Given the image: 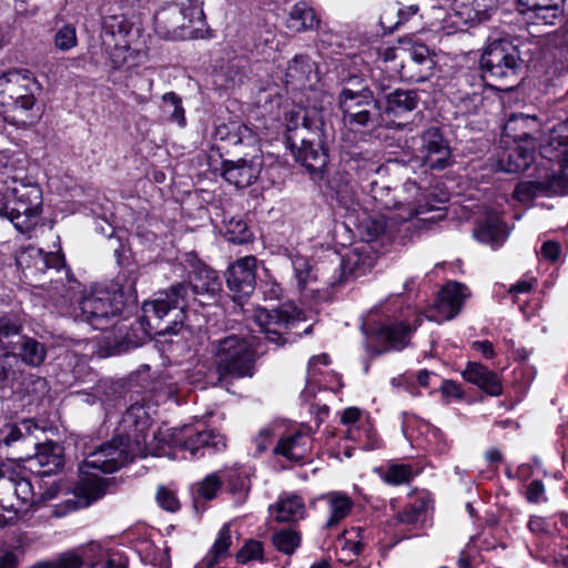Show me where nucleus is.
<instances>
[{"label": "nucleus", "instance_id": "nucleus-1", "mask_svg": "<svg viewBox=\"0 0 568 568\" xmlns=\"http://www.w3.org/2000/svg\"><path fill=\"white\" fill-rule=\"evenodd\" d=\"M150 426L151 419L144 406L133 404L122 415L115 436L87 455L80 466L84 476L77 486V495L84 498L87 505L103 497L109 484V479L91 474L89 469L111 474L134 458L152 454L148 444Z\"/></svg>", "mask_w": 568, "mask_h": 568}, {"label": "nucleus", "instance_id": "nucleus-2", "mask_svg": "<svg viewBox=\"0 0 568 568\" xmlns=\"http://www.w3.org/2000/svg\"><path fill=\"white\" fill-rule=\"evenodd\" d=\"M222 288L217 273L206 265H197L190 284L178 283L143 304V320L150 333L159 337L176 335L184 327L185 307L192 295L214 298Z\"/></svg>", "mask_w": 568, "mask_h": 568}, {"label": "nucleus", "instance_id": "nucleus-3", "mask_svg": "<svg viewBox=\"0 0 568 568\" xmlns=\"http://www.w3.org/2000/svg\"><path fill=\"white\" fill-rule=\"evenodd\" d=\"M371 315L379 316L372 332L386 351L405 348L424 320L423 314L406 304L399 294L388 296L372 310Z\"/></svg>", "mask_w": 568, "mask_h": 568}, {"label": "nucleus", "instance_id": "nucleus-4", "mask_svg": "<svg viewBox=\"0 0 568 568\" xmlns=\"http://www.w3.org/2000/svg\"><path fill=\"white\" fill-rule=\"evenodd\" d=\"M217 384L229 385L235 379L251 378L256 372V353L250 341L231 334L213 343Z\"/></svg>", "mask_w": 568, "mask_h": 568}, {"label": "nucleus", "instance_id": "nucleus-5", "mask_svg": "<svg viewBox=\"0 0 568 568\" xmlns=\"http://www.w3.org/2000/svg\"><path fill=\"white\" fill-rule=\"evenodd\" d=\"M9 189L8 194L0 190V216L8 219L19 232L28 233L42 213V190L38 183L24 179Z\"/></svg>", "mask_w": 568, "mask_h": 568}, {"label": "nucleus", "instance_id": "nucleus-6", "mask_svg": "<svg viewBox=\"0 0 568 568\" xmlns=\"http://www.w3.org/2000/svg\"><path fill=\"white\" fill-rule=\"evenodd\" d=\"M358 77H351L347 84L338 94V106L343 114L344 124L351 131L374 130L384 125L379 102L374 98L373 91L359 84Z\"/></svg>", "mask_w": 568, "mask_h": 568}, {"label": "nucleus", "instance_id": "nucleus-7", "mask_svg": "<svg viewBox=\"0 0 568 568\" xmlns=\"http://www.w3.org/2000/svg\"><path fill=\"white\" fill-rule=\"evenodd\" d=\"M480 68L486 77L508 90L515 87L525 69L519 47L508 39L490 42L480 57Z\"/></svg>", "mask_w": 568, "mask_h": 568}, {"label": "nucleus", "instance_id": "nucleus-8", "mask_svg": "<svg viewBox=\"0 0 568 568\" xmlns=\"http://www.w3.org/2000/svg\"><path fill=\"white\" fill-rule=\"evenodd\" d=\"M34 504V493L30 479L9 467L1 468L0 507L6 511L13 513L17 518H22Z\"/></svg>", "mask_w": 568, "mask_h": 568}, {"label": "nucleus", "instance_id": "nucleus-9", "mask_svg": "<svg viewBox=\"0 0 568 568\" xmlns=\"http://www.w3.org/2000/svg\"><path fill=\"white\" fill-rule=\"evenodd\" d=\"M124 306L122 294L106 288H95L84 295L79 316L95 329H104L108 322L120 315Z\"/></svg>", "mask_w": 568, "mask_h": 568}, {"label": "nucleus", "instance_id": "nucleus-10", "mask_svg": "<svg viewBox=\"0 0 568 568\" xmlns=\"http://www.w3.org/2000/svg\"><path fill=\"white\" fill-rule=\"evenodd\" d=\"M255 321L265 338L276 346L290 342V331L302 321L301 312L292 303H285L272 310L258 308Z\"/></svg>", "mask_w": 568, "mask_h": 568}, {"label": "nucleus", "instance_id": "nucleus-11", "mask_svg": "<svg viewBox=\"0 0 568 568\" xmlns=\"http://www.w3.org/2000/svg\"><path fill=\"white\" fill-rule=\"evenodd\" d=\"M34 78L27 70L12 69L0 75V104L11 106L14 112H28L33 109L36 98Z\"/></svg>", "mask_w": 568, "mask_h": 568}, {"label": "nucleus", "instance_id": "nucleus-12", "mask_svg": "<svg viewBox=\"0 0 568 568\" xmlns=\"http://www.w3.org/2000/svg\"><path fill=\"white\" fill-rule=\"evenodd\" d=\"M174 445L190 453L191 458H201L226 448L222 434L199 426H184L174 435Z\"/></svg>", "mask_w": 568, "mask_h": 568}, {"label": "nucleus", "instance_id": "nucleus-13", "mask_svg": "<svg viewBox=\"0 0 568 568\" xmlns=\"http://www.w3.org/2000/svg\"><path fill=\"white\" fill-rule=\"evenodd\" d=\"M403 190L408 194L403 199H399L397 195L390 196L389 190L384 199L382 195H378V192H382V190H373V196L381 203V207L389 212L394 211V214L388 220L395 223L408 221L425 212V209L418 204L422 196L419 186L413 181H407L404 183Z\"/></svg>", "mask_w": 568, "mask_h": 568}, {"label": "nucleus", "instance_id": "nucleus-14", "mask_svg": "<svg viewBox=\"0 0 568 568\" xmlns=\"http://www.w3.org/2000/svg\"><path fill=\"white\" fill-rule=\"evenodd\" d=\"M435 65V54L425 44L416 43L404 51L399 75L403 80L420 83L434 74Z\"/></svg>", "mask_w": 568, "mask_h": 568}, {"label": "nucleus", "instance_id": "nucleus-15", "mask_svg": "<svg viewBox=\"0 0 568 568\" xmlns=\"http://www.w3.org/2000/svg\"><path fill=\"white\" fill-rule=\"evenodd\" d=\"M565 0H515L516 11L530 26H555L564 18Z\"/></svg>", "mask_w": 568, "mask_h": 568}, {"label": "nucleus", "instance_id": "nucleus-16", "mask_svg": "<svg viewBox=\"0 0 568 568\" xmlns=\"http://www.w3.org/2000/svg\"><path fill=\"white\" fill-rule=\"evenodd\" d=\"M322 131L315 128L314 133L305 139V142H298L294 150H291L295 160L300 162L307 172L315 178H322V174L328 163V153L324 146Z\"/></svg>", "mask_w": 568, "mask_h": 568}, {"label": "nucleus", "instance_id": "nucleus-17", "mask_svg": "<svg viewBox=\"0 0 568 568\" xmlns=\"http://www.w3.org/2000/svg\"><path fill=\"white\" fill-rule=\"evenodd\" d=\"M22 331V320L16 313H0V346L7 352L0 358V377L6 383H11L16 379V371L11 368L12 362H18L14 355L10 352L14 351L13 338L19 337Z\"/></svg>", "mask_w": 568, "mask_h": 568}, {"label": "nucleus", "instance_id": "nucleus-18", "mask_svg": "<svg viewBox=\"0 0 568 568\" xmlns=\"http://www.w3.org/2000/svg\"><path fill=\"white\" fill-rule=\"evenodd\" d=\"M498 8V0H454L449 19L458 30L487 21Z\"/></svg>", "mask_w": 568, "mask_h": 568}, {"label": "nucleus", "instance_id": "nucleus-19", "mask_svg": "<svg viewBox=\"0 0 568 568\" xmlns=\"http://www.w3.org/2000/svg\"><path fill=\"white\" fill-rule=\"evenodd\" d=\"M256 257L248 255L236 260L226 272V284L235 301L252 295L256 286Z\"/></svg>", "mask_w": 568, "mask_h": 568}, {"label": "nucleus", "instance_id": "nucleus-20", "mask_svg": "<svg viewBox=\"0 0 568 568\" xmlns=\"http://www.w3.org/2000/svg\"><path fill=\"white\" fill-rule=\"evenodd\" d=\"M419 153L430 170H443L450 164L452 151L439 128L432 126L420 135Z\"/></svg>", "mask_w": 568, "mask_h": 568}, {"label": "nucleus", "instance_id": "nucleus-21", "mask_svg": "<svg viewBox=\"0 0 568 568\" xmlns=\"http://www.w3.org/2000/svg\"><path fill=\"white\" fill-rule=\"evenodd\" d=\"M469 295L466 285L457 282H448L438 292L434 310L428 315L436 322L449 321L462 310L465 298Z\"/></svg>", "mask_w": 568, "mask_h": 568}, {"label": "nucleus", "instance_id": "nucleus-22", "mask_svg": "<svg viewBox=\"0 0 568 568\" xmlns=\"http://www.w3.org/2000/svg\"><path fill=\"white\" fill-rule=\"evenodd\" d=\"M311 449V428H305L283 435L273 452L275 455L283 456L290 462L304 463L308 458Z\"/></svg>", "mask_w": 568, "mask_h": 568}, {"label": "nucleus", "instance_id": "nucleus-23", "mask_svg": "<svg viewBox=\"0 0 568 568\" xmlns=\"http://www.w3.org/2000/svg\"><path fill=\"white\" fill-rule=\"evenodd\" d=\"M536 143L514 142L505 149L497 160V169L506 173H520L526 171L535 159Z\"/></svg>", "mask_w": 568, "mask_h": 568}, {"label": "nucleus", "instance_id": "nucleus-24", "mask_svg": "<svg viewBox=\"0 0 568 568\" xmlns=\"http://www.w3.org/2000/svg\"><path fill=\"white\" fill-rule=\"evenodd\" d=\"M262 160L254 156L250 160L226 161L223 163V178L239 189L250 186L261 174Z\"/></svg>", "mask_w": 568, "mask_h": 568}, {"label": "nucleus", "instance_id": "nucleus-25", "mask_svg": "<svg viewBox=\"0 0 568 568\" xmlns=\"http://www.w3.org/2000/svg\"><path fill=\"white\" fill-rule=\"evenodd\" d=\"M463 377L489 396L498 397L503 394L500 376L480 363L469 362L463 372Z\"/></svg>", "mask_w": 568, "mask_h": 568}, {"label": "nucleus", "instance_id": "nucleus-26", "mask_svg": "<svg viewBox=\"0 0 568 568\" xmlns=\"http://www.w3.org/2000/svg\"><path fill=\"white\" fill-rule=\"evenodd\" d=\"M285 140L290 150H294L298 142H305V139L314 133L315 128H318L308 120L306 111L301 108L288 111L285 114Z\"/></svg>", "mask_w": 568, "mask_h": 568}, {"label": "nucleus", "instance_id": "nucleus-27", "mask_svg": "<svg viewBox=\"0 0 568 568\" xmlns=\"http://www.w3.org/2000/svg\"><path fill=\"white\" fill-rule=\"evenodd\" d=\"M270 511L278 523L297 521L305 517L304 499L296 494H283L278 500L270 506Z\"/></svg>", "mask_w": 568, "mask_h": 568}, {"label": "nucleus", "instance_id": "nucleus-28", "mask_svg": "<svg viewBox=\"0 0 568 568\" xmlns=\"http://www.w3.org/2000/svg\"><path fill=\"white\" fill-rule=\"evenodd\" d=\"M538 120L536 116L523 113L511 114L504 125V134L514 140V142L536 143L532 135L538 130Z\"/></svg>", "mask_w": 568, "mask_h": 568}, {"label": "nucleus", "instance_id": "nucleus-29", "mask_svg": "<svg viewBox=\"0 0 568 568\" xmlns=\"http://www.w3.org/2000/svg\"><path fill=\"white\" fill-rule=\"evenodd\" d=\"M37 452L32 462L42 469L39 470L42 476H50L63 467L64 457L62 447L53 442L36 444Z\"/></svg>", "mask_w": 568, "mask_h": 568}, {"label": "nucleus", "instance_id": "nucleus-30", "mask_svg": "<svg viewBox=\"0 0 568 568\" xmlns=\"http://www.w3.org/2000/svg\"><path fill=\"white\" fill-rule=\"evenodd\" d=\"M313 78H316L315 63L308 55L298 54L288 62L285 72L287 85L291 84L293 89H303Z\"/></svg>", "mask_w": 568, "mask_h": 568}, {"label": "nucleus", "instance_id": "nucleus-31", "mask_svg": "<svg viewBox=\"0 0 568 568\" xmlns=\"http://www.w3.org/2000/svg\"><path fill=\"white\" fill-rule=\"evenodd\" d=\"M328 507V518L324 525L326 529H332L345 519L352 511L354 503L349 496L343 491H328L322 496Z\"/></svg>", "mask_w": 568, "mask_h": 568}, {"label": "nucleus", "instance_id": "nucleus-32", "mask_svg": "<svg viewBox=\"0 0 568 568\" xmlns=\"http://www.w3.org/2000/svg\"><path fill=\"white\" fill-rule=\"evenodd\" d=\"M320 24L315 11L305 2L295 3L287 19V28L294 32H306L316 29Z\"/></svg>", "mask_w": 568, "mask_h": 568}, {"label": "nucleus", "instance_id": "nucleus-33", "mask_svg": "<svg viewBox=\"0 0 568 568\" xmlns=\"http://www.w3.org/2000/svg\"><path fill=\"white\" fill-rule=\"evenodd\" d=\"M418 103V95L415 91L397 89L386 95L385 113L399 116L413 111Z\"/></svg>", "mask_w": 568, "mask_h": 568}, {"label": "nucleus", "instance_id": "nucleus-34", "mask_svg": "<svg viewBox=\"0 0 568 568\" xmlns=\"http://www.w3.org/2000/svg\"><path fill=\"white\" fill-rule=\"evenodd\" d=\"M371 267V257L367 254H363L358 248H354L345 254L341 262L344 281H347L351 277L362 276Z\"/></svg>", "mask_w": 568, "mask_h": 568}, {"label": "nucleus", "instance_id": "nucleus-35", "mask_svg": "<svg viewBox=\"0 0 568 568\" xmlns=\"http://www.w3.org/2000/svg\"><path fill=\"white\" fill-rule=\"evenodd\" d=\"M175 18H181L190 29H199L204 24V11L200 0H175Z\"/></svg>", "mask_w": 568, "mask_h": 568}, {"label": "nucleus", "instance_id": "nucleus-36", "mask_svg": "<svg viewBox=\"0 0 568 568\" xmlns=\"http://www.w3.org/2000/svg\"><path fill=\"white\" fill-rule=\"evenodd\" d=\"M175 4L173 3L168 11H165L162 16L161 22L164 23L166 31L163 32V36L172 39H186L196 37V32L199 29H190L187 24L183 23L181 18H175Z\"/></svg>", "mask_w": 568, "mask_h": 568}, {"label": "nucleus", "instance_id": "nucleus-37", "mask_svg": "<svg viewBox=\"0 0 568 568\" xmlns=\"http://www.w3.org/2000/svg\"><path fill=\"white\" fill-rule=\"evenodd\" d=\"M548 144L557 152L555 158L568 165V119L549 129Z\"/></svg>", "mask_w": 568, "mask_h": 568}, {"label": "nucleus", "instance_id": "nucleus-38", "mask_svg": "<svg viewBox=\"0 0 568 568\" xmlns=\"http://www.w3.org/2000/svg\"><path fill=\"white\" fill-rule=\"evenodd\" d=\"M417 10V6H408L405 8L390 6L382 13L379 23L388 32H394L402 23L413 17Z\"/></svg>", "mask_w": 568, "mask_h": 568}, {"label": "nucleus", "instance_id": "nucleus-39", "mask_svg": "<svg viewBox=\"0 0 568 568\" xmlns=\"http://www.w3.org/2000/svg\"><path fill=\"white\" fill-rule=\"evenodd\" d=\"M474 235L479 242L489 244L493 248H498L505 242L507 232L500 223L486 222L475 230Z\"/></svg>", "mask_w": 568, "mask_h": 568}, {"label": "nucleus", "instance_id": "nucleus-40", "mask_svg": "<svg viewBox=\"0 0 568 568\" xmlns=\"http://www.w3.org/2000/svg\"><path fill=\"white\" fill-rule=\"evenodd\" d=\"M232 544L231 528L229 524H224L219 531V536L214 541L212 548L207 555L203 558L202 564L206 568H212L220 561V558L227 554L229 548Z\"/></svg>", "mask_w": 568, "mask_h": 568}, {"label": "nucleus", "instance_id": "nucleus-41", "mask_svg": "<svg viewBox=\"0 0 568 568\" xmlns=\"http://www.w3.org/2000/svg\"><path fill=\"white\" fill-rule=\"evenodd\" d=\"M47 351L42 343L28 336L21 337L19 356L30 366H39L45 359Z\"/></svg>", "mask_w": 568, "mask_h": 568}, {"label": "nucleus", "instance_id": "nucleus-42", "mask_svg": "<svg viewBox=\"0 0 568 568\" xmlns=\"http://www.w3.org/2000/svg\"><path fill=\"white\" fill-rule=\"evenodd\" d=\"M243 79L244 72L241 65L235 61H230L215 73L214 82L221 89L230 90L241 84Z\"/></svg>", "mask_w": 568, "mask_h": 568}, {"label": "nucleus", "instance_id": "nucleus-43", "mask_svg": "<svg viewBox=\"0 0 568 568\" xmlns=\"http://www.w3.org/2000/svg\"><path fill=\"white\" fill-rule=\"evenodd\" d=\"M141 53L133 51L126 41L115 40L113 49L109 52L110 62L114 70H118L124 65H135L138 63V57Z\"/></svg>", "mask_w": 568, "mask_h": 568}, {"label": "nucleus", "instance_id": "nucleus-44", "mask_svg": "<svg viewBox=\"0 0 568 568\" xmlns=\"http://www.w3.org/2000/svg\"><path fill=\"white\" fill-rule=\"evenodd\" d=\"M84 562V555L77 550H68L59 554L53 560L39 561L30 568H80Z\"/></svg>", "mask_w": 568, "mask_h": 568}, {"label": "nucleus", "instance_id": "nucleus-45", "mask_svg": "<svg viewBox=\"0 0 568 568\" xmlns=\"http://www.w3.org/2000/svg\"><path fill=\"white\" fill-rule=\"evenodd\" d=\"M274 547L285 554L292 555L301 544V535L292 528H282L272 536Z\"/></svg>", "mask_w": 568, "mask_h": 568}, {"label": "nucleus", "instance_id": "nucleus-46", "mask_svg": "<svg viewBox=\"0 0 568 568\" xmlns=\"http://www.w3.org/2000/svg\"><path fill=\"white\" fill-rule=\"evenodd\" d=\"M387 219L385 215H372L362 223V236L366 242H373L387 232Z\"/></svg>", "mask_w": 568, "mask_h": 568}, {"label": "nucleus", "instance_id": "nucleus-47", "mask_svg": "<svg viewBox=\"0 0 568 568\" xmlns=\"http://www.w3.org/2000/svg\"><path fill=\"white\" fill-rule=\"evenodd\" d=\"M225 239L234 244H243L252 240V233L242 219L232 217L226 223Z\"/></svg>", "mask_w": 568, "mask_h": 568}, {"label": "nucleus", "instance_id": "nucleus-48", "mask_svg": "<svg viewBox=\"0 0 568 568\" xmlns=\"http://www.w3.org/2000/svg\"><path fill=\"white\" fill-rule=\"evenodd\" d=\"M162 99L163 112L169 115L170 121L178 123L180 126H184L186 120L181 98L174 92H168Z\"/></svg>", "mask_w": 568, "mask_h": 568}, {"label": "nucleus", "instance_id": "nucleus-49", "mask_svg": "<svg viewBox=\"0 0 568 568\" xmlns=\"http://www.w3.org/2000/svg\"><path fill=\"white\" fill-rule=\"evenodd\" d=\"M381 477L389 485H403L409 483L413 478V469L409 465L393 464L383 471Z\"/></svg>", "mask_w": 568, "mask_h": 568}, {"label": "nucleus", "instance_id": "nucleus-50", "mask_svg": "<svg viewBox=\"0 0 568 568\" xmlns=\"http://www.w3.org/2000/svg\"><path fill=\"white\" fill-rule=\"evenodd\" d=\"M18 176V171L13 161L3 153H0V189L2 192L10 193V186L14 185L16 181H21Z\"/></svg>", "mask_w": 568, "mask_h": 568}, {"label": "nucleus", "instance_id": "nucleus-51", "mask_svg": "<svg viewBox=\"0 0 568 568\" xmlns=\"http://www.w3.org/2000/svg\"><path fill=\"white\" fill-rule=\"evenodd\" d=\"M38 429L39 427L33 419H22L10 427L8 434L4 437V443L7 445H12L20 439H24L33 435V433Z\"/></svg>", "mask_w": 568, "mask_h": 568}, {"label": "nucleus", "instance_id": "nucleus-52", "mask_svg": "<svg viewBox=\"0 0 568 568\" xmlns=\"http://www.w3.org/2000/svg\"><path fill=\"white\" fill-rule=\"evenodd\" d=\"M295 277L300 290H305L307 285L315 280L313 270L308 261L303 256H295L292 260Z\"/></svg>", "mask_w": 568, "mask_h": 568}, {"label": "nucleus", "instance_id": "nucleus-53", "mask_svg": "<svg viewBox=\"0 0 568 568\" xmlns=\"http://www.w3.org/2000/svg\"><path fill=\"white\" fill-rule=\"evenodd\" d=\"M222 487V480L217 476V474L207 475L201 483H199L196 489L195 503H197L199 498L204 500H211L216 497L217 491Z\"/></svg>", "mask_w": 568, "mask_h": 568}, {"label": "nucleus", "instance_id": "nucleus-54", "mask_svg": "<svg viewBox=\"0 0 568 568\" xmlns=\"http://www.w3.org/2000/svg\"><path fill=\"white\" fill-rule=\"evenodd\" d=\"M78 44L77 29L73 24H64L54 34V47L61 51H69Z\"/></svg>", "mask_w": 568, "mask_h": 568}, {"label": "nucleus", "instance_id": "nucleus-55", "mask_svg": "<svg viewBox=\"0 0 568 568\" xmlns=\"http://www.w3.org/2000/svg\"><path fill=\"white\" fill-rule=\"evenodd\" d=\"M104 28L115 38L114 41H125L124 38L130 33L132 26L123 16H112L105 20Z\"/></svg>", "mask_w": 568, "mask_h": 568}, {"label": "nucleus", "instance_id": "nucleus-56", "mask_svg": "<svg viewBox=\"0 0 568 568\" xmlns=\"http://www.w3.org/2000/svg\"><path fill=\"white\" fill-rule=\"evenodd\" d=\"M426 440L433 447L434 452L438 455H444L449 450V443L445 438L443 432L432 425L426 424Z\"/></svg>", "mask_w": 568, "mask_h": 568}, {"label": "nucleus", "instance_id": "nucleus-57", "mask_svg": "<svg viewBox=\"0 0 568 568\" xmlns=\"http://www.w3.org/2000/svg\"><path fill=\"white\" fill-rule=\"evenodd\" d=\"M263 544L258 540H247L236 555L237 561L246 564L252 560L263 559Z\"/></svg>", "mask_w": 568, "mask_h": 568}, {"label": "nucleus", "instance_id": "nucleus-58", "mask_svg": "<svg viewBox=\"0 0 568 568\" xmlns=\"http://www.w3.org/2000/svg\"><path fill=\"white\" fill-rule=\"evenodd\" d=\"M425 513V504L414 503L403 509V511L396 515V520L404 525H414Z\"/></svg>", "mask_w": 568, "mask_h": 568}, {"label": "nucleus", "instance_id": "nucleus-59", "mask_svg": "<svg viewBox=\"0 0 568 568\" xmlns=\"http://www.w3.org/2000/svg\"><path fill=\"white\" fill-rule=\"evenodd\" d=\"M156 501L159 506L166 511L174 513L180 509V501L176 495L164 486L158 488Z\"/></svg>", "mask_w": 568, "mask_h": 568}, {"label": "nucleus", "instance_id": "nucleus-60", "mask_svg": "<svg viewBox=\"0 0 568 568\" xmlns=\"http://www.w3.org/2000/svg\"><path fill=\"white\" fill-rule=\"evenodd\" d=\"M37 255L42 264V268H55L57 271H60L65 266L64 256L59 251L44 253L42 250H39Z\"/></svg>", "mask_w": 568, "mask_h": 568}, {"label": "nucleus", "instance_id": "nucleus-61", "mask_svg": "<svg viewBox=\"0 0 568 568\" xmlns=\"http://www.w3.org/2000/svg\"><path fill=\"white\" fill-rule=\"evenodd\" d=\"M274 439L273 428L267 426L262 428L257 436L253 439V444L255 445L256 454H262L267 450Z\"/></svg>", "mask_w": 568, "mask_h": 568}, {"label": "nucleus", "instance_id": "nucleus-62", "mask_svg": "<svg viewBox=\"0 0 568 568\" xmlns=\"http://www.w3.org/2000/svg\"><path fill=\"white\" fill-rule=\"evenodd\" d=\"M318 40L323 45L326 47H339L341 45V37L329 30L327 27H322L318 24L316 27Z\"/></svg>", "mask_w": 568, "mask_h": 568}, {"label": "nucleus", "instance_id": "nucleus-63", "mask_svg": "<svg viewBox=\"0 0 568 568\" xmlns=\"http://www.w3.org/2000/svg\"><path fill=\"white\" fill-rule=\"evenodd\" d=\"M545 487L541 480H532L526 490V498L531 504H538L544 499Z\"/></svg>", "mask_w": 568, "mask_h": 568}, {"label": "nucleus", "instance_id": "nucleus-64", "mask_svg": "<svg viewBox=\"0 0 568 568\" xmlns=\"http://www.w3.org/2000/svg\"><path fill=\"white\" fill-rule=\"evenodd\" d=\"M22 384L24 385L27 393H30V392L44 393L47 390L45 379H43L39 376L29 375L23 378Z\"/></svg>", "mask_w": 568, "mask_h": 568}]
</instances>
